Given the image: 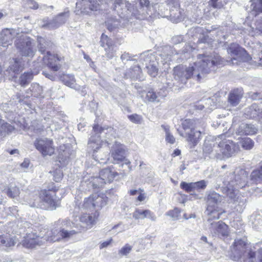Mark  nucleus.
<instances>
[{"label": "nucleus", "mask_w": 262, "mask_h": 262, "mask_svg": "<svg viewBox=\"0 0 262 262\" xmlns=\"http://www.w3.org/2000/svg\"><path fill=\"white\" fill-rule=\"evenodd\" d=\"M223 63V59L217 54L199 55L193 66L188 67L179 66L174 68V78L183 83H185L187 80L191 77L200 80L204 74L210 72L214 66Z\"/></svg>", "instance_id": "f257e3e1"}, {"label": "nucleus", "mask_w": 262, "mask_h": 262, "mask_svg": "<svg viewBox=\"0 0 262 262\" xmlns=\"http://www.w3.org/2000/svg\"><path fill=\"white\" fill-rule=\"evenodd\" d=\"M113 1L115 4L114 9L120 17L127 19L130 14H136L132 12L129 8H131L132 4L128 2H123V0H82L76 3V11L77 14L79 11L81 13H88L90 11L99 9L103 3L108 4Z\"/></svg>", "instance_id": "f03ea898"}, {"label": "nucleus", "mask_w": 262, "mask_h": 262, "mask_svg": "<svg viewBox=\"0 0 262 262\" xmlns=\"http://www.w3.org/2000/svg\"><path fill=\"white\" fill-rule=\"evenodd\" d=\"M200 124L198 121L190 119L185 120L182 123L184 133L180 132L179 134L186 138L191 147L198 144L204 134V127Z\"/></svg>", "instance_id": "7ed1b4c3"}, {"label": "nucleus", "mask_w": 262, "mask_h": 262, "mask_svg": "<svg viewBox=\"0 0 262 262\" xmlns=\"http://www.w3.org/2000/svg\"><path fill=\"white\" fill-rule=\"evenodd\" d=\"M93 130L95 133V136H92L89 141L88 145L89 148H91L94 152L97 151L100 147L103 145L108 146L110 144L106 139L104 141L100 139V137L97 134L104 133L106 134V138L110 139L114 133L113 128L108 127L107 128L99 127L98 125H95L93 126Z\"/></svg>", "instance_id": "20e7f679"}, {"label": "nucleus", "mask_w": 262, "mask_h": 262, "mask_svg": "<svg viewBox=\"0 0 262 262\" xmlns=\"http://www.w3.org/2000/svg\"><path fill=\"white\" fill-rule=\"evenodd\" d=\"M140 7L139 10H135L132 5L131 8H129L131 10L132 12L136 14H130L127 19H130L132 16H135L138 19H145L148 17H155L156 16L157 13V5H149V0H138Z\"/></svg>", "instance_id": "39448f33"}, {"label": "nucleus", "mask_w": 262, "mask_h": 262, "mask_svg": "<svg viewBox=\"0 0 262 262\" xmlns=\"http://www.w3.org/2000/svg\"><path fill=\"white\" fill-rule=\"evenodd\" d=\"M57 196L55 191H41L38 196H36L32 206L43 209L55 208Z\"/></svg>", "instance_id": "423d86ee"}, {"label": "nucleus", "mask_w": 262, "mask_h": 262, "mask_svg": "<svg viewBox=\"0 0 262 262\" xmlns=\"http://www.w3.org/2000/svg\"><path fill=\"white\" fill-rule=\"evenodd\" d=\"M248 247L244 241L239 239L235 240L233 245V250L238 253L239 257L241 254L247 256L248 257L244 262H262V250H259L255 253L251 251L247 252Z\"/></svg>", "instance_id": "0eeeda50"}, {"label": "nucleus", "mask_w": 262, "mask_h": 262, "mask_svg": "<svg viewBox=\"0 0 262 262\" xmlns=\"http://www.w3.org/2000/svg\"><path fill=\"white\" fill-rule=\"evenodd\" d=\"M78 230L79 231H76L75 230H68L64 229L54 228L51 230L44 229L41 231L44 234L43 238L45 243L46 242H55L62 239L69 238L82 229H79Z\"/></svg>", "instance_id": "6e6552de"}, {"label": "nucleus", "mask_w": 262, "mask_h": 262, "mask_svg": "<svg viewBox=\"0 0 262 262\" xmlns=\"http://www.w3.org/2000/svg\"><path fill=\"white\" fill-rule=\"evenodd\" d=\"M15 44L22 56L29 57H32L34 56L35 49L32 43V39L26 35L21 34L18 36Z\"/></svg>", "instance_id": "1a4fd4ad"}, {"label": "nucleus", "mask_w": 262, "mask_h": 262, "mask_svg": "<svg viewBox=\"0 0 262 262\" xmlns=\"http://www.w3.org/2000/svg\"><path fill=\"white\" fill-rule=\"evenodd\" d=\"M224 136L222 135L219 137L222 140L219 143L216 148L220 151L221 157L223 156L228 158L239 150V145H236L230 140L224 138Z\"/></svg>", "instance_id": "9d476101"}, {"label": "nucleus", "mask_w": 262, "mask_h": 262, "mask_svg": "<svg viewBox=\"0 0 262 262\" xmlns=\"http://www.w3.org/2000/svg\"><path fill=\"white\" fill-rule=\"evenodd\" d=\"M246 176L243 175L242 177H235V180L229 182V184L225 189L226 195L233 202L237 201L238 197L236 198L238 193V189L244 187L245 185Z\"/></svg>", "instance_id": "9b49d317"}, {"label": "nucleus", "mask_w": 262, "mask_h": 262, "mask_svg": "<svg viewBox=\"0 0 262 262\" xmlns=\"http://www.w3.org/2000/svg\"><path fill=\"white\" fill-rule=\"evenodd\" d=\"M111 157L115 164L123 162V164L128 166L129 169L132 170L130 162L125 158V149L124 146L119 143L115 142L111 149Z\"/></svg>", "instance_id": "f8f14e48"}, {"label": "nucleus", "mask_w": 262, "mask_h": 262, "mask_svg": "<svg viewBox=\"0 0 262 262\" xmlns=\"http://www.w3.org/2000/svg\"><path fill=\"white\" fill-rule=\"evenodd\" d=\"M34 145L43 156H51L54 153L53 142L47 138L36 139L34 142Z\"/></svg>", "instance_id": "ddd939ff"}, {"label": "nucleus", "mask_w": 262, "mask_h": 262, "mask_svg": "<svg viewBox=\"0 0 262 262\" xmlns=\"http://www.w3.org/2000/svg\"><path fill=\"white\" fill-rule=\"evenodd\" d=\"M117 174V172L112 171L111 168H105L100 171L99 177L94 178L92 182L95 187H101L106 182L113 181Z\"/></svg>", "instance_id": "4468645a"}, {"label": "nucleus", "mask_w": 262, "mask_h": 262, "mask_svg": "<svg viewBox=\"0 0 262 262\" xmlns=\"http://www.w3.org/2000/svg\"><path fill=\"white\" fill-rule=\"evenodd\" d=\"M43 235L41 231L38 235L33 232L28 233L23 241V245L27 248H34L37 246H41L45 243Z\"/></svg>", "instance_id": "2eb2a0df"}, {"label": "nucleus", "mask_w": 262, "mask_h": 262, "mask_svg": "<svg viewBox=\"0 0 262 262\" xmlns=\"http://www.w3.org/2000/svg\"><path fill=\"white\" fill-rule=\"evenodd\" d=\"M228 53L231 56L230 64H238V62L242 59V56L246 53L244 49L241 48L237 43L231 44L227 49ZM228 62V61H227Z\"/></svg>", "instance_id": "dca6fc26"}, {"label": "nucleus", "mask_w": 262, "mask_h": 262, "mask_svg": "<svg viewBox=\"0 0 262 262\" xmlns=\"http://www.w3.org/2000/svg\"><path fill=\"white\" fill-rule=\"evenodd\" d=\"M100 44L104 49L106 56L110 59L112 58L115 56L116 51L112 40L103 33L101 36Z\"/></svg>", "instance_id": "f3484780"}, {"label": "nucleus", "mask_w": 262, "mask_h": 262, "mask_svg": "<svg viewBox=\"0 0 262 262\" xmlns=\"http://www.w3.org/2000/svg\"><path fill=\"white\" fill-rule=\"evenodd\" d=\"M203 151L205 157L221 159V154L219 152V150L216 148V146H215L213 141L205 140L203 145Z\"/></svg>", "instance_id": "a211bd4d"}, {"label": "nucleus", "mask_w": 262, "mask_h": 262, "mask_svg": "<svg viewBox=\"0 0 262 262\" xmlns=\"http://www.w3.org/2000/svg\"><path fill=\"white\" fill-rule=\"evenodd\" d=\"M62 58L57 54H52L49 52H47V54L43 57V60L47 63L53 71H57L60 66L58 62L61 61Z\"/></svg>", "instance_id": "6ab92c4d"}, {"label": "nucleus", "mask_w": 262, "mask_h": 262, "mask_svg": "<svg viewBox=\"0 0 262 262\" xmlns=\"http://www.w3.org/2000/svg\"><path fill=\"white\" fill-rule=\"evenodd\" d=\"M244 114L247 118H262V102L253 103L245 110Z\"/></svg>", "instance_id": "aec40b11"}, {"label": "nucleus", "mask_w": 262, "mask_h": 262, "mask_svg": "<svg viewBox=\"0 0 262 262\" xmlns=\"http://www.w3.org/2000/svg\"><path fill=\"white\" fill-rule=\"evenodd\" d=\"M69 16V11L60 13L53 20L48 23L46 26L50 29H54L64 24Z\"/></svg>", "instance_id": "412c9836"}, {"label": "nucleus", "mask_w": 262, "mask_h": 262, "mask_svg": "<svg viewBox=\"0 0 262 262\" xmlns=\"http://www.w3.org/2000/svg\"><path fill=\"white\" fill-rule=\"evenodd\" d=\"M16 34L15 30L6 29L0 33V46L7 47L12 43L14 36Z\"/></svg>", "instance_id": "4be33fe9"}, {"label": "nucleus", "mask_w": 262, "mask_h": 262, "mask_svg": "<svg viewBox=\"0 0 262 262\" xmlns=\"http://www.w3.org/2000/svg\"><path fill=\"white\" fill-rule=\"evenodd\" d=\"M133 217L136 220L149 219L151 221H156L157 217L154 212L148 209L142 210L137 209L133 213Z\"/></svg>", "instance_id": "5701e85b"}, {"label": "nucleus", "mask_w": 262, "mask_h": 262, "mask_svg": "<svg viewBox=\"0 0 262 262\" xmlns=\"http://www.w3.org/2000/svg\"><path fill=\"white\" fill-rule=\"evenodd\" d=\"M210 229L215 234L226 236L228 234V226L221 221L211 223Z\"/></svg>", "instance_id": "b1692460"}, {"label": "nucleus", "mask_w": 262, "mask_h": 262, "mask_svg": "<svg viewBox=\"0 0 262 262\" xmlns=\"http://www.w3.org/2000/svg\"><path fill=\"white\" fill-rule=\"evenodd\" d=\"M257 128L251 124L241 123L236 129V134L239 135H252L257 132Z\"/></svg>", "instance_id": "393cba45"}, {"label": "nucleus", "mask_w": 262, "mask_h": 262, "mask_svg": "<svg viewBox=\"0 0 262 262\" xmlns=\"http://www.w3.org/2000/svg\"><path fill=\"white\" fill-rule=\"evenodd\" d=\"M89 201L92 202L94 201V208L96 209H100L104 206L107 202V198L104 194L98 195L95 193L90 196Z\"/></svg>", "instance_id": "a878e982"}, {"label": "nucleus", "mask_w": 262, "mask_h": 262, "mask_svg": "<svg viewBox=\"0 0 262 262\" xmlns=\"http://www.w3.org/2000/svg\"><path fill=\"white\" fill-rule=\"evenodd\" d=\"M60 79L66 85L76 90H80L81 86L76 83V80L73 75L63 74L60 76Z\"/></svg>", "instance_id": "bb28decb"}, {"label": "nucleus", "mask_w": 262, "mask_h": 262, "mask_svg": "<svg viewBox=\"0 0 262 262\" xmlns=\"http://www.w3.org/2000/svg\"><path fill=\"white\" fill-rule=\"evenodd\" d=\"M80 221L83 224L81 225V227L83 229H89L91 228L95 223V217L90 215L89 214H83L80 217Z\"/></svg>", "instance_id": "cd10ccee"}, {"label": "nucleus", "mask_w": 262, "mask_h": 262, "mask_svg": "<svg viewBox=\"0 0 262 262\" xmlns=\"http://www.w3.org/2000/svg\"><path fill=\"white\" fill-rule=\"evenodd\" d=\"M223 212H220L217 206L210 205L207 206L206 213L208 216V220L210 221L212 220L219 219L220 215Z\"/></svg>", "instance_id": "c85d7f7f"}, {"label": "nucleus", "mask_w": 262, "mask_h": 262, "mask_svg": "<svg viewBox=\"0 0 262 262\" xmlns=\"http://www.w3.org/2000/svg\"><path fill=\"white\" fill-rule=\"evenodd\" d=\"M3 191H5L9 198L12 199L16 198L20 194L19 188L14 184H10L9 186H7Z\"/></svg>", "instance_id": "c756f323"}, {"label": "nucleus", "mask_w": 262, "mask_h": 262, "mask_svg": "<svg viewBox=\"0 0 262 262\" xmlns=\"http://www.w3.org/2000/svg\"><path fill=\"white\" fill-rule=\"evenodd\" d=\"M15 243L14 238L10 235H0V248L2 247H11Z\"/></svg>", "instance_id": "7c9ffc66"}, {"label": "nucleus", "mask_w": 262, "mask_h": 262, "mask_svg": "<svg viewBox=\"0 0 262 262\" xmlns=\"http://www.w3.org/2000/svg\"><path fill=\"white\" fill-rule=\"evenodd\" d=\"M22 60L23 59L21 58H13L12 61H11V64L9 67L10 70L14 73H17L22 70L24 66V61Z\"/></svg>", "instance_id": "2f4dec72"}, {"label": "nucleus", "mask_w": 262, "mask_h": 262, "mask_svg": "<svg viewBox=\"0 0 262 262\" xmlns=\"http://www.w3.org/2000/svg\"><path fill=\"white\" fill-rule=\"evenodd\" d=\"M14 128L6 122L0 116V136H5L7 134L12 132Z\"/></svg>", "instance_id": "473e14b6"}, {"label": "nucleus", "mask_w": 262, "mask_h": 262, "mask_svg": "<svg viewBox=\"0 0 262 262\" xmlns=\"http://www.w3.org/2000/svg\"><path fill=\"white\" fill-rule=\"evenodd\" d=\"M242 97V95L237 91H233L229 95L228 101L232 106L237 105Z\"/></svg>", "instance_id": "72a5a7b5"}, {"label": "nucleus", "mask_w": 262, "mask_h": 262, "mask_svg": "<svg viewBox=\"0 0 262 262\" xmlns=\"http://www.w3.org/2000/svg\"><path fill=\"white\" fill-rule=\"evenodd\" d=\"M250 179L252 183L257 184L262 181V166L253 170L251 175Z\"/></svg>", "instance_id": "f704fd0d"}, {"label": "nucleus", "mask_w": 262, "mask_h": 262, "mask_svg": "<svg viewBox=\"0 0 262 262\" xmlns=\"http://www.w3.org/2000/svg\"><path fill=\"white\" fill-rule=\"evenodd\" d=\"M222 200L221 196L217 193H212L207 198V206L212 205L217 206V204Z\"/></svg>", "instance_id": "c9c22d12"}, {"label": "nucleus", "mask_w": 262, "mask_h": 262, "mask_svg": "<svg viewBox=\"0 0 262 262\" xmlns=\"http://www.w3.org/2000/svg\"><path fill=\"white\" fill-rule=\"evenodd\" d=\"M155 59V56L149 52H144L140 55V60L145 62L146 67L152 64Z\"/></svg>", "instance_id": "e433bc0d"}, {"label": "nucleus", "mask_w": 262, "mask_h": 262, "mask_svg": "<svg viewBox=\"0 0 262 262\" xmlns=\"http://www.w3.org/2000/svg\"><path fill=\"white\" fill-rule=\"evenodd\" d=\"M89 199L90 196L85 198L82 204L81 202H79V200L77 199L75 201L76 206H77L79 208H83L86 209H92L95 208L94 205H93V204H94V201L91 202V201L88 200Z\"/></svg>", "instance_id": "4c0bfd02"}, {"label": "nucleus", "mask_w": 262, "mask_h": 262, "mask_svg": "<svg viewBox=\"0 0 262 262\" xmlns=\"http://www.w3.org/2000/svg\"><path fill=\"white\" fill-rule=\"evenodd\" d=\"M38 42L39 50L42 53H43L46 50L49 48L52 45L49 41H47L44 38L39 37L37 39Z\"/></svg>", "instance_id": "58836bf2"}, {"label": "nucleus", "mask_w": 262, "mask_h": 262, "mask_svg": "<svg viewBox=\"0 0 262 262\" xmlns=\"http://www.w3.org/2000/svg\"><path fill=\"white\" fill-rule=\"evenodd\" d=\"M239 144L244 149L250 150L253 147L254 142L249 138H245L240 140Z\"/></svg>", "instance_id": "ea45409f"}, {"label": "nucleus", "mask_w": 262, "mask_h": 262, "mask_svg": "<svg viewBox=\"0 0 262 262\" xmlns=\"http://www.w3.org/2000/svg\"><path fill=\"white\" fill-rule=\"evenodd\" d=\"M33 74L31 72H25L20 77V84L22 86L28 84L33 78Z\"/></svg>", "instance_id": "a19ab883"}, {"label": "nucleus", "mask_w": 262, "mask_h": 262, "mask_svg": "<svg viewBox=\"0 0 262 262\" xmlns=\"http://www.w3.org/2000/svg\"><path fill=\"white\" fill-rule=\"evenodd\" d=\"M251 220L253 227L256 229H258L259 227L262 226V216L260 214L252 215L251 217Z\"/></svg>", "instance_id": "79ce46f5"}, {"label": "nucleus", "mask_w": 262, "mask_h": 262, "mask_svg": "<svg viewBox=\"0 0 262 262\" xmlns=\"http://www.w3.org/2000/svg\"><path fill=\"white\" fill-rule=\"evenodd\" d=\"M161 126L165 132L166 141L170 144H173L175 142V138L170 133L169 126L163 125Z\"/></svg>", "instance_id": "37998d69"}, {"label": "nucleus", "mask_w": 262, "mask_h": 262, "mask_svg": "<svg viewBox=\"0 0 262 262\" xmlns=\"http://www.w3.org/2000/svg\"><path fill=\"white\" fill-rule=\"evenodd\" d=\"M251 2L253 10L262 12V0H251Z\"/></svg>", "instance_id": "c03bdc74"}, {"label": "nucleus", "mask_w": 262, "mask_h": 262, "mask_svg": "<svg viewBox=\"0 0 262 262\" xmlns=\"http://www.w3.org/2000/svg\"><path fill=\"white\" fill-rule=\"evenodd\" d=\"M61 226L60 229H64V230H67L66 229L71 228L72 227L78 228L77 225H75L74 223L71 222L69 219L62 220L61 222Z\"/></svg>", "instance_id": "a18cd8bd"}, {"label": "nucleus", "mask_w": 262, "mask_h": 262, "mask_svg": "<svg viewBox=\"0 0 262 262\" xmlns=\"http://www.w3.org/2000/svg\"><path fill=\"white\" fill-rule=\"evenodd\" d=\"M180 211L178 208H174L166 212V215L169 216L174 221L179 219Z\"/></svg>", "instance_id": "49530a36"}, {"label": "nucleus", "mask_w": 262, "mask_h": 262, "mask_svg": "<svg viewBox=\"0 0 262 262\" xmlns=\"http://www.w3.org/2000/svg\"><path fill=\"white\" fill-rule=\"evenodd\" d=\"M180 187L187 192H190L195 190L193 183H187L185 182H182L180 184Z\"/></svg>", "instance_id": "de8ad7c7"}, {"label": "nucleus", "mask_w": 262, "mask_h": 262, "mask_svg": "<svg viewBox=\"0 0 262 262\" xmlns=\"http://www.w3.org/2000/svg\"><path fill=\"white\" fill-rule=\"evenodd\" d=\"M133 247L129 244H126L119 251V254L121 256H126L132 251Z\"/></svg>", "instance_id": "09e8293b"}, {"label": "nucleus", "mask_w": 262, "mask_h": 262, "mask_svg": "<svg viewBox=\"0 0 262 262\" xmlns=\"http://www.w3.org/2000/svg\"><path fill=\"white\" fill-rule=\"evenodd\" d=\"M128 118L131 122L135 124H140L141 123L142 120V117L141 116L137 114L128 115Z\"/></svg>", "instance_id": "8fccbe9b"}, {"label": "nucleus", "mask_w": 262, "mask_h": 262, "mask_svg": "<svg viewBox=\"0 0 262 262\" xmlns=\"http://www.w3.org/2000/svg\"><path fill=\"white\" fill-rule=\"evenodd\" d=\"M148 73L152 77H155L158 73V69L154 64H149L146 67Z\"/></svg>", "instance_id": "3c124183"}, {"label": "nucleus", "mask_w": 262, "mask_h": 262, "mask_svg": "<svg viewBox=\"0 0 262 262\" xmlns=\"http://www.w3.org/2000/svg\"><path fill=\"white\" fill-rule=\"evenodd\" d=\"M205 106L207 109L212 110L215 108L216 104L215 102L213 100V99L209 98L205 100Z\"/></svg>", "instance_id": "603ef678"}, {"label": "nucleus", "mask_w": 262, "mask_h": 262, "mask_svg": "<svg viewBox=\"0 0 262 262\" xmlns=\"http://www.w3.org/2000/svg\"><path fill=\"white\" fill-rule=\"evenodd\" d=\"M62 177H63L62 171L60 168L57 169L55 170V171L54 172L53 178H54V180L55 182H58L60 181V180L62 178Z\"/></svg>", "instance_id": "864d4df0"}, {"label": "nucleus", "mask_w": 262, "mask_h": 262, "mask_svg": "<svg viewBox=\"0 0 262 262\" xmlns=\"http://www.w3.org/2000/svg\"><path fill=\"white\" fill-rule=\"evenodd\" d=\"M210 2L212 6L216 8H221L226 3L224 0H210Z\"/></svg>", "instance_id": "5fc2aeb1"}, {"label": "nucleus", "mask_w": 262, "mask_h": 262, "mask_svg": "<svg viewBox=\"0 0 262 262\" xmlns=\"http://www.w3.org/2000/svg\"><path fill=\"white\" fill-rule=\"evenodd\" d=\"M108 155L105 154L104 158H101L99 155H93L94 158L100 163H106L108 160Z\"/></svg>", "instance_id": "6e6d98bb"}, {"label": "nucleus", "mask_w": 262, "mask_h": 262, "mask_svg": "<svg viewBox=\"0 0 262 262\" xmlns=\"http://www.w3.org/2000/svg\"><path fill=\"white\" fill-rule=\"evenodd\" d=\"M157 98V95L152 91H149L146 94V98L149 101H156Z\"/></svg>", "instance_id": "4d7b16f0"}, {"label": "nucleus", "mask_w": 262, "mask_h": 262, "mask_svg": "<svg viewBox=\"0 0 262 262\" xmlns=\"http://www.w3.org/2000/svg\"><path fill=\"white\" fill-rule=\"evenodd\" d=\"M255 33L253 35H259L262 33V20L256 21Z\"/></svg>", "instance_id": "13d9d810"}, {"label": "nucleus", "mask_w": 262, "mask_h": 262, "mask_svg": "<svg viewBox=\"0 0 262 262\" xmlns=\"http://www.w3.org/2000/svg\"><path fill=\"white\" fill-rule=\"evenodd\" d=\"M195 189H204L206 186V182L204 180H201L197 182L193 183Z\"/></svg>", "instance_id": "bf43d9fd"}, {"label": "nucleus", "mask_w": 262, "mask_h": 262, "mask_svg": "<svg viewBox=\"0 0 262 262\" xmlns=\"http://www.w3.org/2000/svg\"><path fill=\"white\" fill-rule=\"evenodd\" d=\"M26 5L31 9H37L38 8V4L34 0H26Z\"/></svg>", "instance_id": "052dcab7"}, {"label": "nucleus", "mask_w": 262, "mask_h": 262, "mask_svg": "<svg viewBox=\"0 0 262 262\" xmlns=\"http://www.w3.org/2000/svg\"><path fill=\"white\" fill-rule=\"evenodd\" d=\"M133 57L128 53L126 52H124L121 56V59L123 62L133 60Z\"/></svg>", "instance_id": "680f3d73"}, {"label": "nucleus", "mask_w": 262, "mask_h": 262, "mask_svg": "<svg viewBox=\"0 0 262 262\" xmlns=\"http://www.w3.org/2000/svg\"><path fill=\"white\" fill-rule=\"evenodd\" d=\"M113 239L112 238L107 240L106 241H104L102 242L100 245V249H103L104 248L107 247L108 246H109L112 242Z\"/></svg>", "instance_id": "e2e57ef3"}, {"label": "nucleus", "mask_w": 262, "mask_h": 262, "mask_svg": "<svg viewBox=\"0 0 262 262\" xmlns=\"http://www.w3.org/2000/svg\"><path fill=\"white\" fill-rule=\"evenodd\" d=\"M195 107L196 109L199 110H202L203 108L206 107L205 103L204 104L203 101L199 102L196 105Z\"/></svg>", "instance_id": "0e129e2a"}, {"label": "nucleus", "mask_w": 262, "mask_h": 262, "mask_svg": "<svg viewBox=\"0 0 262 262\" xmlns=\"http://www.w3.org/2000/svg\"><path fill=\"white\" fill-rule=\"evenodd\" d=\"M8 210L10 211V214H11L12 215H15L17 212V210L16 208V207H14V206L12 207L8 208Z\"/></svg>", "instance_id": "69168bd1"}, {"label": "nucleus", "mask_w": 262, "mask_h": 262, "mask_svg": "<svg viewBox=\"0 0 262 262\" xmlns=\"http://www.w3.org/2000/svg\"><path fill=\"white\" fill-rule=\"evenodd\" d=\"M30 164L29 160L25 159L24 162L21 164V166L23 168H27L29 167Z\"/></svg>", "instance_id": "338daca9"}, {"label": "nucleus", "mask_w": 262, "mask_h": 262, "mask_svg": "<svg viewBox=\"0 0 262 262\" xmlns=\"http://www.w3.org/2000/svg\"><path fill=\"white\" fill-rule=\"evenodd\" d=\"M139 193V195L137 199L140 202H142V201H144L146 198L145 194L144 193H141V192H140Z\"/></svg>", "instance_id": "774afa93"}]
</instances>
